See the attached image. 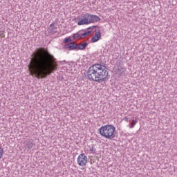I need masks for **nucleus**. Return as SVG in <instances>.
I'll use <instances>...</instances> for the list:
<instances>
[{
  "instance_id": "f257e3e1",
  "label": "nucleus",
  "mask_w": 177,
  "mask_h": 177,
  "mask_svg": "<svg viewBox=\"0 0 177 177\" xmlns=\"http://www.w3.org/2000/svg\"><path fill=\"white\" fill-rule=\"evenodd\" d=\"M57 60L48 51L39 48L31 55L28 68L30 75L41 80L57 70Z\"/></svg>"
},
{
  "instance_id": "f03ea898",
  "label": "nucleus",
  "mask_w": 177,
  "mask_h": 177,
  "mask_svg": "<svg viewBox=\"0 0 177 177\" xmlns=\"http://www.w3.org/2000/svg\"><path fill=\"white\" fill-rule=\"evenodd\" d=\"M87 77L90 81L102 84L109 81V71L103 64H95L88 68Z\"/></svg>"
},
{
  "instance_id": "7ed1b4c3",
  "label": "nucleus",
  "mask_w": 177,
  "mask_h": 177,
  "mask_svg": "<svg viewBox=\"0 0 177 177\" xmlns=\"http://www.w3.org/2000/svg\"><path fill=\"white\" fill-rule=\"evenodd\" d=\"M99 133L104 139L112 140L117 136V130L112 124H105L99 129Z\"/></svg>"
},
{
  "instance_id": "20e7f679",
  "label": "nucleus",
  "mask_w": 177,
  "mask_h": 177,
  "mask_svg": "<svg viewBox=\"0 0 177 177\" xmlns=\"http://www.w3.org/2000/svg\"><path fill=\"white\" fill-rule=\"evenodd\" d=\"M77 162L79 167H86L88 156L85 153H80L77 158Z\"/></svg>"
},
{
  "instance_id": "39448f33",
  "label": "nucleus",
  "mask_w": 177,
  "mask_h": 177,
  "mask_svg": "<svg viewBox=\"0 0 177 177\" xmlns=\"http://www.w3.org/2000/svg\"><path fill=\"white\" fill-rule=\"evenodd\" d=\"M89 24V13L83 14L79 17L77 26H88Z\"/></svg>"
},
{
  "instance_id": "423d86ee",
  "label": "nucleus",
  "mask_w": 177,
  "mask_h": 177,
  "mask_svg": "<svg viewBox=\"0 0 177 177\" xmlns=\"http://www.w3.org/2000/svg\"><path fill=\"white\" fill-rule=\"evenodd\" d=\"M91 34V31H88L86 32H82V31H80L77 33H75L73 35V39H82L86 37H88Z\"/></svg>"
},
{
  "instance_id": "0eeeda50",
  "label": "nucleus",
  "mask_w": 177,
  "mask_h": 177,
  "mask_svg": "<svg viewBox=\"0 0 177 177\" xmlns=\"http://www.w3.org/2000/svg\"><path fill=\"white\" fill-rule=\"evenodd\" d=\"M89 19V24H93L95 23H97V21H100L101 19L97 15H94L92 14H88Z\"/></svg>"
},
{
  "instance_id": "6e6552de",
  "label": "nucleus",
  "mask_w": 177,
  "mask_h": 177,
  "mask_svg": "<svg viewBox=\"0 0 177 177\" xmlns=\"http://www.w3.org/2000/svg\"><path fill=\"white\" fill-rule=\"evenodd\" d=\"M78 48V44L75 42H71L64 46V49H67L68 50H75Z\"/></svg>"
},
{
  "instance_id": "1a4fd4ad",
  "label": "nucleus",
  "mask_w": 177,
  "mask_h": 177,
  "mask_svg": "<svg viewBox=\"0 0 177 177\" xmlns=\"http://www.w3.org/2000/svg\"><path fill=\"white\" fill-rule=\"evenodd\" d=\"M102 38V33L100 32H96L95 35L91 38V41L93 44L97 42Z\"/></svg>"
},
{
  "instance_id": "9d476101",
  "label": "nucleus",
  "mask_w": 177,
  "mask_h": 177,
  "mask_svg": "<svg viewBox=\"0 0 177 177\" xmlns=\"http://www.w3.org/2000/svg\"><path fill=\"white\" fill-rule=\"evenodd\" d=\"M88 46V43L84 42V43H80L79 45H77V50H84L85 48Z\"/></svg>"
},
{
  "instance_id": "9b49d317",
  "label": "nucleus",
  "mask_w": 177,
  "mask_h": 177,
  "mask_svg": "<svg viewBox=\"0 0 177 177\" xmlns=\"http://www.w3.org/2000/svg\"><path fill=\"white\" fill-rule=\"evenodd\" d=\"M136 124H138V120H133L132 123L129 125V128H134Z\"/></svg>"
},
{
  "instance_id": "f8f14e48",
  "label": "nucleus",
  "mask_w": 177,
  "mask_h": 177,
  "mask_svg": "<svg viewBox=\"0 0 177 177\" xmlns=\"http://www.w3.org/2000/svg\"><path fill=\"white\" fill-rule=\"evenodd\" d=\"M72 41L71 37H68L64 39V44H68V42H71Z\"/></svg>"
},
{
  "instance_id": "ddd939ff",
  "label": "nucleus",
  "mask_w": 177,
  "mask_h": 177,
  "mask_svg": "<svg viewBox=\"0 0 177 177\" xmlns=\"http://www.w3.org/2000/svg\"><path fill=\"white\" fill-rule=\"evenodd\" d=\"M3 157V149L0 148V160Z\"/></svg>"
},
{
  "instance_id": "4468645a",
  "label": "nucleus",
  "mask_w": 177,
  "mask_h": 177,
  "mask_svg": "<svg viewBox=\"0 0 177 177\" xmlns=\"http://www.w3.org/2000/svg\"><path fill=\"white\" fill-rule=\"evenodd\" d=\"M55 28V24L53 23L50 25V28Z\"/></svg>"
},
{
  "instance_id": "2eb2a0df",
  "label": "nucleus",
  "mask_w": 177,
  "mask_h": 177,
  "mask_svg": "<svg viewBox=\"0 0 177 177\" xmlns=\"http://www.w3.org/2000/svg\"><path fill=\"white\" fill-rule=\"evenodd\" d=\"M124 120L127 121V122H128V117H124Z\"/></svg>"
}]
</instances>
